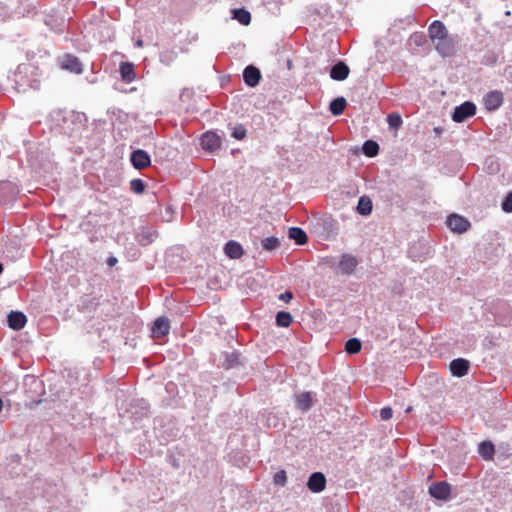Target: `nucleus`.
<instances>
[{"label":"nucleus","mask_w":512,"mask_h":512,"mask_svg":"<svg viewBox=\"0 0 512 512\" xmlns=\"http://www.w3.org/2000/svg\"><path fill=\"white\" fill-rule=\"evenodd\" d=\"M475 113H476L475 104L467 101V102H464L463 104H461L460 106H457L454 109V112L452 114V119H453V121H455L457 123H461L468 117L475 115Z\"/></svg>","instance_id":"nucleus-1"},{"label":"nucleus","mask_w":512,"mask_h":512,"mask_svg":"<svg viewBox=\"0 0 512 512\" xmlns=\"http://www.w3.org/2000/svg\"><path fill=\"white\" fill-rule=\"evenodd\" d=\"M433 45L438 53L443 57H450L454 55L456 51L455 41L452 37L449 36V33L441 38V40L435 41Z\"/></svg>","instance_id":"nucleus-2"},{"label":"nucleus","mask_w":512,"mask_h":512,"mask_svg":"<svg viewBox=\"0 0 512 512\" xmlns=\"http://www.w3.org/2000/svg\"><path fill=\"white\" fill-rule=\"evenodd\" d=\"M131 163L134 168L138 170L145 169L150 166L151 159L149 154L142 149H138L132 152L130 157Z\"/></svg>","instance_id":"nucleus-3"},{"label":"nucleus","mask_w":512,"mask_h":512,"mask_svg":"<svg viewBox=\"0 0 512 512\" xmlns=\"http://www.w3.org/2000/svg\"><path fill=\"white\" fill-rule=\"evenodd\" d=\"M429 493L436 499L447 500L450 497L451 487L447 482H436L429 487Z\"/></svg>","instance_id":"nucleus-4"},{"label":"nucleus","mask_w":512,"mask_h":512,"mask_svg":"<svg viewBox=\"0 0 512 512\" xmlns=\"http://www.w3.org/2000/svg\"><path fill=\"white\" fill-rule=\"evenodd\" d=\"M447 225L448 227L458 233H463L468 230L470 227L469 221L464 218L463 216L452 214L447 218Z\"/></svg>","instance_id":"nucleus-5"},{"label":"nucleus","mask_w":512,"mask_h":512,"mask_svg":"<svg viewBox=\"0 0 512 512\" xmlns=\"http://www.w3.org/2000/svg\"><path fill=\"white\" fill-rule=\"evenodd\" d=\"M60 66L62 69L75 74H81L83 72L82 63L77 57L71 54H67L62 58Z\"/></svg>","instance_id":"nucleus-6"},{"label":"nucleus","mask_w":512,"mask_h":512,"mask_svg":"<svg viewBox=\"0 0 512 512\" xmlns=\"http://www.w3.org/2000/svg\"><path fill=\"white\" fill-rule=\"evenodd\" d=\"M308 489L314 493L322 492L326 487V478L321 472H314L307 482Z\"/></svg>","instance_id":"nucleus-7"},{"label":"nucleus","mask_w":512,"mask_h":512,"mask_svg":"<svg viewBox=\"0 0 512 512\" xmlns=\"http://www.w3.org/2000/svg\"><path fill=\"white\" fill-rule=\"evenodd\" d=\"M428 34L431 42L434 43L435 41L441 40V38L446 36L448 34V30L443 22L435 20L430 24L428 28Z\"/></svg>","instance_id":"nucleus-8"},{"label":"nucleus","mask_w":512,"mask_h":512,"mask_svg":"<svg viewBox=\"0 0 512 512\" xmlns=\"http://www.w3.org/2000/svg\"><path fill=\"white\" fill-rule=\"evenodd\" d=\"M503 103V93L500 91H490L484 97V104L487 110L495 111Z\"/></svg>","instance_id":"nucleus-9"},{"label":"nucleus","mask_w":512,"mask_h":512,"mask_svg":"<svg viewBox=\"0 0 512 512\" xmlns=\"http://www.w3.org/2000/svg\"><path fill=\"white\" fill-rule=\"evenodd\" d=\"M170 323L165 317H159L154 321L151 332L154 338H162L169 333Z\"/></svg>","instance_id":"nucleus-10"},{"label":"nucleus","mask_w":512,"mask_h":512,"mask_svg":"<svg viewBox=\"0 0 512 512\" xmlns=\"http://www.w3.org/2000/svg\"><path fill=\"white\" fill-rule=\"evenodd\" d=\"M201 145L206 150L214 151L221 146V139L213 132H206L201 137Z\"/></svg>","instance_id":"nucleus-11"},{"label":"nucleus","mask_w":512,"mask_h":512,"mask_svg":"<svg viewBox=\"0 0 512 512\" xmlns=\"http://www.w3.org/2000/svg\"><path fill=\"white\" fill-rule=\"evenodd\" d=\"M243 78L248 86L255 87L261 78L260 70L255 66L249 65L244 69Z\"/></svg>","instance_id":"nucleus-12"},{"label":"nucleus","mask_w":512,"mask_h":512,"mask_svg":"<svg viewBox=\"0 0 512 512\" xmlns=\"http://www.w3.org/2000/svg\"><path fill=\"white\" fill-rule=\"evenodd\" d=\"M350 73L349 67L342 61L335 64L330 70V77L336 81L345 80Z\"/></svg>","instance_id":"nucleus-13"},{"label":"nucleus","mask_w":512,"mask_h":512,"mask_svg":"<svg viewBox=\"0 0 512 512\" xmlns=\"http://www.w3.org/2000/svg\"><path fill=\"white\" fill-rule=\"evenodd\" d=\"M357 266V260L354 256L350 254L342 255L339 262V269L343 274H351L354 272Z\"/></svg>","instance_id":"nucleus-14"},{"label":"nucleus","mask_w":512,"mask_h":512,"mask_svg":"<svg viewBox=\"0 0 512 512\" xmlns=\"http://www.w3.org/2000/svg\"><path fill=\"white\" fill-rule=\"evenodd\" d=\"M450 370L454 376L463 377L468 373L469 362L463 358H458L450 363Z\"/></svg>","instance_id":"nucleus-15"},{"label":"nucleus","mask_w":512,"mask_h":512,"mask_svg":"<svg viewBox=\"0 0 512 512\" xmlns=\"http://www.w3.org/2000/svg\"><path fill=\"white\" fill-rule=\"evenodd\" d=\"M26 316L22 312L12 311L8 315V325L14 330L22 329L26 324Z\"/></svg>","instance_id":"nucleus-16"},{"label":"nucleus","mask_w":512,"mask_h":512,"mask_svg":"<svg viewBox=\"0 0 512 512\" xmlns=\"http://www.w3.org/2000/svg\"><path fill=\"white\" fill-rule=\"evenodd\" d=\"M121 79L126 83H131L136 79L134 64L131 62H121L120 64Z\"/></svg>","instance_id":"nucleus-17"},{"label":"nucleus","mask_w":512,"mask_h":512,"mask_svg":"<svg viewBox=\"0 0 512 512\" xmlns=\"http://www.w3.org/2000/svg\"><path fill=\"white\" fill-rule=\"evenodd\" d=\"M224 252L231 259H239L244 253L242 246L233 240L226 243Z\"/></svg>","instance_id":"nucleus-18"},{"label":"nucleus","mask_w":512,"mask_h":512,"mask_svg":"<svg viewBox=\"0 0 512 512\" xmlns=\"http://www.w3.org/2000/svg\"><path fill=\"white\" fill-rule=\"evenodd\" d=\"M296 405L297 407L306 412L310 409L312 405V396L309 392H303L296 396Z\"/></svg>","instance_id":"nucleus-19"},{"label":"nucleus","mask_w":512,"mask_h":512,"mask_svg":"<svg viewBox=\"0 0 512 512\" xmlns=\"http://www.w3.org/2000/svg\"><path fill=\"white\" fill-rule=\"evenodd\" d=\"M289 238L293 239L296 244L303 245L307 242L308 237L305 231L298 227H291L289 229Z\"/></svg>","instance_id":"nucleus-20"},{"label":"nucleus","mask_w":512,"mask_h":512,"mask_svg":"<svg viewBox=\"0 0 512 512\" xmlns=\"http://www.w3.org/2000/svg\"><path fill=\"white\" fill-rule=\"evenodd\" d=\"M347 105L344 97H337L330 103V111L333 115L338 116L343 113Z\"/></svg>","instance_id":"nucleus-21"},{"label":"nucleus","mask_w":512,"mask_h":512,"mask_svg":"<svg viewBox=\"0 0 512 512\" xmlns=\"http://www.w3.org/2000/svg\"><path fill=\"white\" fill-rule=\"evenodd\" d=\"M478 452L485 460H491L494 456L495 448L491 442L484 441L480 443Z\"/></svg>","instance_id":"nucleus-22"},{"label":"nucleus","mask_w":512,"mask_h":512,"mask_svg":"<svg viewBox=\"0 0 512 512\" xmlns=\"http://www.w3.org/2000/svg\"><path fill=\"white\" fill-rule=\"evenodd\" d=\"M357 211L361 215H369L372 212V201L367 196H362L357 205Z\"/></svg>","instance_id":"nucleus-23"},{"label":"nucleus","mask_w":512,"mask_h":512,"mask_svg":"<svg viewBox=\"0 0 512 512\" xmlns=\"http://www.w3.org/2000/svg\"><path fill=\"white\" fill-rule=\"evenodd\" d=\"M233 18L242 25H249L251 22V14L245 9H235L233 11Z\"/></svg>","instance_id":"nucleus-24"},{"label":"nucleus","mask_w":512,"mask_h":512,"mask_svg":"<svg viewBox=\"0 0 512 512\" xmlns=\"http://www.w3.org/2000/svg\"><path fill=\"white\" fill-rule=\"evenodd\" d=\"M379 152V145L373 140H367L363 144V153L368 157H374Z\"/></svg>","instance_id":"nucleus-25"},{"label":"nucleus","mask_w":512,"mask_h":512,"mask_svg":"<svg viewBox=\"0 0 512 512\" xmlns=\"http://www.w3.org/2000/svg\"><path fill=\"white\" fill-rule=\"evenodd\" d=\"M361 341L357 338L349 339L345 344V351L348 354H356L361 350Z\"/></svg>","instance_id":"nucleus-26"},{"label":"nucleus","mask_w":512,"mask_h":512,"mask_svg":"<svg viewBox=\"0 0 512 512\" xmlns=\"http://www.w3.org/2000/svg\"><path fill=\"white\" fill-rule=\"evenodd\" d=\"M276 323L280 327H288L292 323V316L289 312L280 311L276 315Z\"/></svg>","instance_id":"nucleus-27"},{"label":"nucleus","mask_w":512,"mask_h":512,"mask_svg":"<svg viewBox=\"0 0 512 512\" xmlns=\"http://www.w3.org/2000/svg\"><path fill=\"white\" fill-rule=\"evenodd\" d=\"M387 122L390 128L399 129L403 123L401 115L398 113H391L387 116Z\"/></svg>","instance_id":"nucleus-28"},{"label":"nucleus","mask_w":512,"mask_h":512,"mask_svg":"<svg viewBox=\"0 0 512 512\" xmlns=\"http://www.w3.org/2000/svg\"><path fill=\"white\" fill-rule=\"evenodd\" d=\"M279 245L280 242L276 237H267L262 240V247L268 251L276 249Z\"/></svg>","instance_id":"nucleus-29"},{"label":"nucleus","mask_w":512,"mask_h":512,"mask_svg":"<svg viewBox=\"0 0 512 512\" xmlns=\"http://www.w3.org/2000/svg\"><path fill=\"white\" fill-rule=\"evenodd\" d=\"M130 189L136 194H142L145 190V184L141 179H133L130 181Z\"/></svg>","instance_id":"nucleus-30"},{"label":"nucleus","mask_w":512,"mask_h":512,"mask_svg":"<svg viewBox=\"0 0 512 512\" xmlns=\"http://www.w3.org/2000/svg\"><path fill=\"white\" fill-rule=\"evenodd\" d=\"M232 136L238 140H242L246 136V129L243 125L234 127Z\"/></svg>","instance_id":"nucleus-31"},{"label":"nucleus","mask_w":512,"mask_h":512,"mask_svg":"<svg viewBox=\"0 0 512 512\" xmlns=\"http://www.w3.org/2000/svg\"><path fill=\"white\" fill-rule=\"evenodd\" d=\"M502 209L507 213H512V192H509L502 202Z\"/></svg>","instance_id":"nucleus-32"},{"label":"nucleus","mask_w":512,"mask_h":512,"mask_svg":"<svg viewBox=\"0 0 512 512\" xmlns=\"http://www.w3.org/2000/svg\"><path fill=\"white\" fill-rule=\"evenodd\" d=\"M286 479H287V477H286V473H285V471H283V470H282V471L277 472V473L275 474V476H274V482H275L276 484H278V485H282V486H283V485L285 484V482H286Z\"/></svg>","instance_id":"nucleus-33"},{"label":"nucleus","mask_w":512,"mask_h":512,"mask_svg":"<svg viewBox=\"0 0 512 512\" xmlns=\"http://www.w3.org/2000/svg\"><path fill=\"white\" fill-rule=\"evenodd\" d=\"M393 411L390 407H384L380 411V417L382 420H389L392 418Z\"/></svg>","instance_id":"nucleus-34"},{"label":"nucleus","mask_w":512,"mask_h":512,"mask_svg":"<svg viewBox=\"0 0 512 512\" xmlns=\"http://www.w3.org/2000/svg\"><path fill=\"white\" fill-rule=\"evenodd\" d=\"M292 298H293V294L289 291H286V292L280 294V296H279V299H281L285 302H289Z\"/></svg>","instance_id":"nucleus-35"},{"label":"nucleus","mask_w":512,"mask_h":512,"mask_svg":"<svg viewBox=\"0 0 512 512\" xmlns=\"http://www.w3.org/2000/svg\"><path fill=\"white\" fill-rule=\"evenodd\" d=\"M118 262L117 258L115 257H109L107 259V264L110 266V267H113L116 265V263Z\"/></svg>","instance_id":"nucleus-36"},{"label":"nucleus","mask_w":512,"mask_h":512,"mask_svg":"<svg viewBox=\"0 0 512 512\" xmlns=\"http://www.w3.org/2000/svg\"><path fill=\"white\" fill-rule=\"evenodd\" d=\"M2 271H3V266H2V264L0 263V274L2 273Z\"/></svg>","instance_id":"nucleus-37"},{"label":"nucleus","mask_w":512,"mask_h":512,"mask_svg":"<svg viewBox=\"0 0 512 512\" xmlns=\"http://www.w3.org/2000/svg\"><path fill=\"white\" fill-rule=\"evenodd\" d=\"M137 45H138V46H142V41H141V40H140V41H138Z\"/></svg>","instance_id":"nucleus-38"}]
</instances>
